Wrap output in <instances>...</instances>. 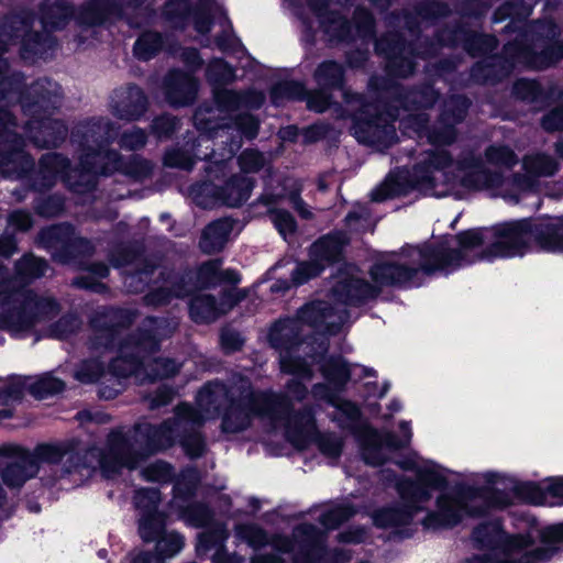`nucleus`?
<instances>
[{
  "mask_svg": "<svg viewBox=\"0 0 563 563\" xmlns=\"http://www.w3.org/2000/svg\"><path fill=\"white\" fill-rule=\"evenodd\" d=\"M376 296V288L361 277L356 266L342 267L332 277L327 301H311L298 311L296 319L279 320L269 330L268 341L279 353L280 369L292 376L285 394L254 391L244 378L230 388L218 382L209 383L197 396V409L184 404L177 407L173 420L159 426L142 422L130 435L122 431L111 432L110 478L123 467L135 468L146 454L167 449L176 440L191 457L201 455L205 443L196 428L214 419L221 409L224 410L223 432H240L250 426L252 417L257 416L267 420L273 429L283 428L285 438L297 449H305L316 441L322 454L339 457L342 441L332 434L318 433L312 410H292V401H302L308 395L306 383L312 377L311 365L327 351L322 339L318 350L302 358L301 355L313 347L312 342L301 340V336L336 334L349 320V306Z\"/></svg>",
  "mask_w": 563,
  "mask_h": 563,
  "instance_id": "f257e3e1",
  "label": "nucleus"
},
{
  "mask_svg": "<svg viewBox=\"0 0 563 563\" xmlns=\"http://www.w3.org/2000/svg\"><path fill=\"white\" fill-rule=\"evenodd\" d=\"M534 246L563 254V217L521 219L474 229L440 242L405 246L380 256L371 268L377 294L383 286L418 287L424 276L449 274L478 260L522 256Z\"/></svg>",
  "mask_w": 563,
  "mask_h": 563,
  "instance_id": "f03ea898",
  "label": "nucleus"
},
{
  "mask_svg": "<svg viewBox=\"0 0 563 563\" xmlns=\"http://www.w3.org/2000/svg\"><path fill=\"white\" fill-rule=\"evenodd\" d=\"M522 168L525 175L514 179L516 192H512L506 187L503 176L488 172L481 159L466 157L455 163L445 150L435 148L426 152L412 172L398 169L390 173L372 191V200L384 201L416 191L438 198L452 195L461 199L468 192L488 191L509 203H518L521 192L534 189L537 179L553 176L559 164L548 154L532 153L522 158Z\"/></svg>",
  "mask_w": 563,
  "mask_h": 563,
  "instance_id": "7ed1b4c3",
  "label": "nucleus"
},
{
  "mask_svg": "<svg viewBox=\"0 0 563 563\" xmlns=\"http://www.w3.org/2000/svg\"><path fill=\"white\" fill-rule=\"evenodd\" d=\"M117 126L108 119H95L82 125L85 141L84 153L80 157V168L68 173V161L55 153L46 154L41 159V174L45 180L44 186L51 187L57 177L74 191L82 194L95 188L97 175H108L121 172L124 175L142 178L150 172L145 161L134 158L123 162L117 152L106 148L110 140L117 135Z\"/></svg>",
  "mask_w": 563,
  "mask_h": 563,
  "instance_id": "20e7f679",
  "label": "nucleus"
},
{
  "mask_svg": "<svg viewBox=\"0 0 563 563\" xmlns=\"http://www.w3.org/2000/svg\"><path fill=\"white\" fill-rule=\"evenodd\" d=\"M172 329L165 321L148 318L145 320L144 329L137 338H132L119 347L120 356L112 361L108 369L99 360L84 361L75 371V378L84 384H91L103 379L113 385L102 387L100 395L103 398H113L121 391V379L134 375L143 383L145 379L154 380L165 378L178 372L179 365L169 358L154 357L153 353L158 344V338L168 336Z\"/></svg>",
  "mask_w": 563,
  "mask_h": 563,
  "instance_id": "39448f33",
  "label": "nucleus"
},
{
  "mask_svg": "<svg viewBox=\"0 0 563 563\" xmlns=\"http://www.w3.org/2000/svg\"><path fill=\"white\" fill-rule=\"evenodd\" d=\"M214 107H200L194 117L195 125L201 135L198 137L197 146L210 147L211 137L231 139L227 153L212 152L203 154V158H209L210 164L207 173L210 178L218 179L225 175L227 158L241 147V139H235V134L243 135L246 139H253L257 134L258 122L255 118L246 113H238L243 109L260 108L264 102V95L258 91H249L244 95L231 90H221L214 88Z\"/></svg>",
  "mask_w": 563,
  "mask_h": 563,
  "instance_id": "423d86ee",
  "label": "nucleus"
},
{
  "mask_svg": "<svg viewBox=\"0 0 563 563\" xmlns=\"http://www.w3.org/2000/svg\"><path fill=\"white\" fill-rule=\"evenodd\" d=\"M321 371L325 383L316 384L312 388V396L317 400H323L333 406L335 408L333 419L340 427L350 429L356 434L365 463L374 466L380 465L390 452L410 443L412 432L409 422H400L401 435L399 438L389 432L379 433L360 420V409L354 404L339 398L338 391L345 386L352 373L351 367L342 357L324 360Z\"/></svg>",
  "mask_w": 563,
  "mask_h": 563,
  "instance_id": "0eeeda50",
  "label": "nucleus"
},
{
  "mask_svg": "<svg viewBox=\"0 0 563 563\" xmlns=\"http://www.w3.org/2000/svg\"><path fill=\"white\" fill-rule=\"evenodd\" d=\"M47 264L33 255H25L16 264V276L0 282V328L16 338H23L43 321L55 317L58 303L48 296H38L24 284L45 274Z\"/></svg>",
  "mask_w": 563,
  "mask_h": 563,
  "instance_id": "6e6552de",
  "label": "nucleus"
},
{
  "mask_svg": "<svg viewBox=\"0 0 563 563\" xmlns=\"http://www.w3.org/2000/svg\"><path fill=\"white\" fill-rule=\"evenodd\" d=\"M470 479L484 483L483 487L455 485L450 490L441 493L435 499V509L422 519L426 529H449L470 518H478L493 509L505 508L510 504V497L496 488L504 477L496 472L473 474Z\"/></svg>",
  "mask_w": 563,
  "mask_h": 563,
  "instance_id": "1a4fd4ad",
  "label": "nucleus"
},
{
  "mask_svg": "<svg viewBox=\"0 0 563 563\" xmlns=\"http://www.w3.org/2000/svg\"><path fill=\"white\" fill-rule=\"evenodd\" d=\"M397 464L404 470L415 471L417 481H397L396 487L404 506L380 509L374 514L373 521L377 527L394 528L404 532L400 528L410 525L415 516L426 508L432 492L445 487L457 473L433 461L408 460Z\"/></svg>",
  "mask_w": 563,
  "mask_h": 563,
  "instance_id": "9d476101",
  "label": "nucleus"
},
{
  "mask_svg": "<svg viewBox=\"0 0 563 563\" xmlns=\"http://www.w3.org/2000/svg\"><path fill=\"white\" fill-rule=\"evenodd\" d=\"M34 19L30 15L14 16L5 25L0 37L8 35L10 41L19 42L21 45V54L23 58H27V53L37 54L41 45V35L32 33ZM3 41L0 40V52L5 48L2 46ZM9 65L5 59L0 58V98L16 100L21 103L25 113H36L37 109H44L48 103L56 106L59 99V87L57 84L47 79L38 80L32 85L30 92L37 96L34 102H29L27 97L22 91L23 77L20 74L8 75Z\"/></svg>",
  "mask_w": 563,
  "mask_h": 563,
  "instance_id": "9b49d317",
  "label": "nucleus"
},
{
  "mask_svg": "<svg viewBox=\"0 0 563 563\" xmlns=\"http://www.w3.org/2000/svg\"><path fill=\"white\" fill-rule=\"evenodd\" d=\"M80 455L69 443L41 444L33 452L14 444L0 446L1 477L9 487H21L34 477L40 463H63L64 473H73L80 467Z\"/></svg>",
  "mask_w": 563,
  "mask_h": 563,
  "instance_id": "f8f14e48",
  "label": "nucleus"
},
{
  "mask_svg": "<svg viewBox=\"0 0 563 563\" xmlns=\"http://www.w3.org/2000/svg\"><path fill=\"white\" fill-rule=\"evenodd\" d=\"M437 98L438 93L431 87L411 91L406 96V102L418 106L415 108L406 107L404 111L409 112L406 115L398 111L397 118L400 120V126L405 130H412L419 137L426 136L431 144H450L455 139L454 124L464 119L468 100L465 97L456 96L445 101L439 126L431 131L427 126L428 117L421 110L432 106Z\"/></svg>",
  "mask_w": 563,
  "mask_h": 563,
  "instance_id": "ddd939ff",
  "label": "nucleus"
},
{
  "mask_svg": "<svg viewBox=\"0 0 563 563\" xmlns=\"http://www.w3.org/2000/svg\"><path fill=\"white\" fill-rule=\"evenodd\" d=\"M533 34L528 31L519 34L514 43H508L504 53L507 66L501 68L500 74L488 71L483 80L500 79L509 74L510 68L516 66L541 69L551 66L563 58V42H549L550 36L555 35V25L551 22L538 23L532 26Z\"/></svg>",
  "mask_w": 563,
  "mask_h": 563,
  "instance_id": "4468645a",
  "label": "nucleus"
},
{
  "mask_svg": "<svg viewBox=\"0 0 563 563\" xmlns=\"http://www.w3.org/2000/svg\"><path fill=\"white\" fill-rule=\"evenodd\" d=\"M488 528L493 539L487 542L503 541V553L510 563H545L563 550V523L514 536H506L499 521H490Z\"/></svg>",
  "mask_w": 563,
  "mask_h": 563,
  "instance_id": "2eb2a0df",
  "label": "nucleus"
},
{
  "mask_svg": "<svg viewBox=\"0 0 563 563\" xmlns=\"http://www.w3.org/2000/svg\"><path fill=\"white\" fill-rule=\"evenodd\" d=\"M159 500V493L155 488L139 489L135 494L134 503L140 512V536L146 542L156 541L158 554L139 553L131 559V563H163L164 558L175 555L184 547L180 534L164 533L165 518L157 510Z\"/></svg>",
  "mask_w": 563,
  "mask_h": 563,
  "instance_id": "dca6fc26",
  "label": "nucleus"
},
{
  "mask_svg": "<svg viewBox=\"0 0 563 563\" xmlns=\"http://www.w3.org/2000/svg\"><path fill=\"white\" fill-rule=\"evenodd\" d=\"M309 8L319 19L324 32L332 38L343 41L353 35V29L358 36L373 34L374 21L372 14L365 9H357L353 24L347 22L335 7H344L351 0H307Z\"/></svg>",
  "mask_w": 563,
  "mask_h": 563,
  "instance_id": "f3484780",
  "label": "nucleus"
},
{
  "mask_svg": "<svg viewBox=\"0 0 563 563\" xmlns=\"http://www.w3.org/2000/svg\"><path fill=\"white\" fill-rule=\"evenodd\" d=\"M253 186L254 181L251 177L234 175L221 187L213 181L196 185L191 188V196L202 208H212L218 203L238 207L250 198Z\"/></svg>",
  "mask_w": 563,
  "mask_h": 563,
  "instance_id": "a211bd4d",
  "label": "nucleus"
},
{
  "mask_svg": "<svg viewBox=\"0 0 563 563\" xmlns=\"http://www.w3.org/2000/svg\"><path fill=\"white\" fill-rule=\"evenodd\" d=\"M347 238L344 233L329 234L318 240L310 249L309 261L299 263L291 274L295 286L318 276L327 265L339 258Z\"/></svg>",
  "mask_w": 563,
  "mask_h": 563,
  "instance_id": "6ab92c4d",
  "label": "nucleus"
},
{
  "mask_svg": "<svg viewBox=\"0 0 563 563\" xmlns=\"http://www.w3.org/2000/svg\"><path fill=\"white\" fill-rule=\"evenodd\" d=\"M272 548L278 554H287L294 563H320L322 536L312 525H300L294 531V540L276 537Z\"/></svg>",
  "mask_w": 563,
  "mask_h": 563,
  "instance_id": "aec40b11",
  "label": "nucleus"
},
{
  "mask_svg": "<svg viewBox=\"0 0 563 563\" xmlns=\"http://www.w3.org/2000/svg\"><path fill=\"white\" fill-rule=\"evenodd\" d=\"M349 104H361V111L354 117L352 126L353 133L358 142L377 147L383 151L389 147L397 139L396 129L386 119L377 117L371 120H363V114L369 113L373 108L369 104H363L361 96L346 98Z\"/></svg>",
  "mask_w": 563,
  "mask_h": 563,
  "instance_id": "412c9836",
  "label": "nucleus"
},
{
  "mask_svg": "<svg viewBox=\"0 0 563 563\" xmlns=\"http://www.w3.org/2000/svg\"><path fill=\"white\" fill-rule=\"evenodd\" d=\"M15 126L12 114L7 110H0V139L3 145L10 143V151L2 157L0 168L8 176L21 177L34 165V161L23 151L24 141L12 132Z\"/></svg>",
  "mask_w": 563,
  "mask_h": 563,
  "instance_id": "4be33fe9",
  "label": "nucleus"
},
{
  "mask_svg": "<svg viewBox=\"0 0 563 563\" xmlns=\"http://www.w3.org/2000/svg\"><path fill=\"white\" fill-rule=\"evenodd\" d=\"M64 387V382L54 377L51 373L36 377L16 376L11 379V384L8 386L5 400H14L15 402L22 398L25 391H29L35 398L43 399L62 391Z\"/></svg>",
  "mask_w": 563,
  "mask_h": 563,
  "instance_id": "5701e85b",
  "label": "nucleus"
},
{
  "mask_svg": "<svg viewBox=\"0 0 563 563\" xmlns=\"http://www.w3.org/2000/svg\"><path fill=\"white\" fill-rule=\"evenodd\" d=\"M244 296V291L236 289L223 294L219 302H216L214 298L211 296H196L189 306L190 316L196 322L214 321L221 314L230 311Z\"/></svg>",
  "mask_w": 563,
  "mask_h": 563,
  "instance_id": "b1692460",
  "label": "nucleus"
},
{
  "mask_svg": "<svg viewBox=\"0 0 563 563\" xmlns=\"http://www.w3.org/2000/svg\"><path fill=\"white\" fill-rule=\"evenodd\" d=\"M438 41L445 45H459L468 52L472 56L484 55L497 46V40L492 35L479 34L464 26L453 31L443 32Z\"/></svg>",
  "mask_w": 563,
  "mask_h": 563,
  "instance_id": "393cba45",
  "label": "nucleus"
},
{
  "mask_svg": "<svg viewBox=\"0 0 563 563\" xmlns=\"http://www.w3.org/2000/svg\"><path fill=\"white\" fill-rule=\"evenodd\" d=\"M146 97L136 86L120 88L114 91L111 109L119 119L132 121L141 118L146 111Z\"/></svg>",
  "mask_w": 563,
  "mask_h": 563,
  "instance_id": "a878e982",
  "label": "nucleus"
},
{
  "mask_svg": "<svg viewBox=\"0 0 563 563\" xmlns=\"http://www.w3.org/2000/svg\"><path fill=\"white\" fill-rule=\"evenodd\" d=\"M25 131L38 147L57 146L67 134L65 124L51 118L33 119L27 122Z\"/></svg>",
  "mask_w": 563,
  "mask_h": 563,
  "instance_id": "bb28decb",
  "label": "nucleus"
},
{
  "mask_svg": "<svg viewBox=\"0 0 563 563\" xmlns=\"http://www.w3.org/2000/svg\"><path fill=\"white\" fill-rule=\"evenodd\" d=\"M271 97L275 104H279V99L282 97H286L288 99L307 98L308 108L316 112H323L330 104L329 97L323 91L307 93L303 85L295 81H287L276 85L272 89Z\"/></svg>",
  "mask_w": 563,
  "mask_h": 563,
  "instance_id": "cd10ccee",
  "label": "nucleus"
},
{
  "mask_svg": "<svg viewBox=\"0 0 563 563\" xmlns=\"http://www.w3.org/2000/svg\"><path fill=\"white\" fill-rule=\"evenodd\" d=\"M165 90L169 103L186 106L195 100L198 82L191 75L174 70L165 80Z\"/></svg>",
  "mask_w": 563,
  "mask_h": 563,
  "instance_id": "c85d7f7f",
  "label": "nucleus"
},
{
  "mask_svg": "<svg viewBox=\"0 0 563 563\" xmlns=\"http://www.w3.org/2000/svg\"><path fill=\"white\" fill-rule=\"evenodd\" d=\"M228 537L229 533L224 526H217L213 529L200 533L197 543L198 554L205 555L213 551V563H232L235 558H225L223 554V544Z\"/></svg>",
  "mask_w": 563,
  "mask_h": 563,
  "instance_id": "c756f323",
  "label": "nucleus"
},
{
  "mask_svg": "<svg viewBox=\"0 0 563 563\" xmlns=\"http://www.w3.org/2000/svg\"><path fill=\"white\" fill-rule=\"evenodd\" d=\"M233 230V221L230 219H219L210 223L203 231L200 247L206 253H214L221 251L229 235Z\"/></svg>",
  "mask_w": 563,
  "mask_h": 563,
  "instance_id": "7c9ffc66",
  "label": "nucleus"
},
{
  "mask_svg": "<svg viewBox=\"0 0 563 563\" xmlns=\"http://www.w3.org/2000/svg\"><path fill=\"white\" fill-rule=\"evenodd\" d=\"M488 526L489 522L477 527L473 532V540L477 545L488 548L490 552L484 556H475L467 563H510L503 553V541H493L492 543L487 542L488 539H493V533Z\"/></svg>",
  "mask_w": 563,
  "mask_h": 563,
  "instance_id": "2f4dec72",
  "label": "nucleus"
},
{
  "mask_svg": "<svg viewBox=\"0 0 563 563\" xmlns=\"http://www.w3.org/2000/svg\"><path fill=\"white\" fill-rule=\"evenodd\" d=\"M375 47H376L377 52L385 54L390 59L389 67L391 68V70L395 74H397L399 76H407L413 71L415 64L411 59L401 58L398 62V57L396 55L397 54L402 55V53H404V48L400 47L399 42L389 44V43H387L386 38H379L378 41H376Z\"/></svg>",
  "mask_w": 563,
  "mask_h": 563,
  "instance_id": "473e14b6",
  "label": "nucleus"
},
{
  "mask_svg": "<svg viewBox=\"0 0 563 563\" xmlns=\"http://www.w3.org/2000/svg\"><path fill=\"white\" fill-rule=\"evenodd\" d=\"M221 263L219 261H210L203 264L198 273L202 287H208L216 282H228L236 284L240 282L238 274L234 271H220Z\"/></svg>",
  "mask_w": 563,
  "mask_h": 563,
  "instance_id": "72a5a7b5",
  "label": "nucleus"
},
{
  "mask_svg": "<svg viewBox=\"0 0 563 563\" xmlns=\"http://www.w3.org/2000/svg\"><path fill=\"white\" fill-rule=\"evenodd\" d=\"M71 14V8L63 3H56L42 10L41 24L47 32L58 30L66 25Z\"/></svg>",
  "mask_w": 563,
  "mask_h": 563,
  "instance_id": "f704fd0d",
  "label": "nucleus"
},
{
  "mask_svg": "<svg viewBox=\"0 0 563 563\" xmlns=\"http://www.w3.org/2000/svg\"><path fill=\"white\" fill-rule=\"evenodd\" d=\"M518 493L522 500L536 506H555L554 499L549 495L548 483L539 485L536 483H525L518 487Z\"/></svg>",
  "mask_w": 563,
  "mask_h": 563,
  "instance_id": "c9c22d12",
  "label": "nucleus"
},
{
  "mask_svg": "<svg viewBox=\"0 0 563 563\" xmlns=\"http://www.w3.org/2000/svg\"><path fill=\"white\" fill-rule=\"evenodd\" d=\"M314 78L321 87H340L343 79V69L334 62H324L317 68Z\"/></svg>",
  "mask_w": 563,
  "mask_h": 563,
  "instance_id": "e433bc0d",
  "label": "nucleus"
},
{
  "mask_svg": "<svg viewBox=\"0 0 563 563\" xmlns=\"http://www.w3.org/2000/svg\"><path fill=\"white\" fill-rule=\"evenodd\" d=\"M163 38L158 33H144L134 45V54L137 58L147 60L162 47Z\"/></svg>",
  "mask_w": 563,
  "mask_h": 563,
  "instance_id": "4c0bfd02",
  "label": "nucleus"
},
{
  "mask_svg": "<svg viewBox=\"0 0 563 563\" xmlns=\"http://www.w3.org/2000/svg\"><path fill=\"white\" fill-rule=\"evenodd\" d=\"M487 163L498 167L511 168L517 162L515 152L505 145H492L485 152Z\"/></svg>",
  "mask_w": 563,
  "mask_h": 563,
  "instance_id": "58836bf2",
  "label": "nucleus"
},
{
  "mask_svg": "<svg viewBox=\"0 0 563 563\" xmlns=\"http://www.w3.org/2000/svg\"><path fill=\"white\" fill-rule=\"evenodd\" d=\"M531 13V8L528 7H517L516 0H510L500 5L494 13L493 22L499 23L503 22L506 18H511V22L507 25V29H510L512 24H515L520 19L529 16Z\"/></svg>",
  "mask_w": 563,
  "mask_h": 563,
  "instance_id": "ea45409f",
  "label": "nucleus"
},
{
  "mask_svg": "<svg viewBox=\"0 0 563 563\" xmlns=\"http://www.w3.org/2000/svg\"><path fill=\"white\" fill-rule=\"evenodd\" d=\"M238 163L244 176L257 173L268 164L266 157L255 150L243 151L238 158Z\"/></svg>",
  "mask_w": 563,
  "mask_h": 563,
  "instance_id": "a19ab883",
  "label": "nucleus"
},
{
  "mask_svg": "<svg viewBox=\"0 0 563 563\" xmlns=\"http://www.w3.org/2000/svg\"><path fill=\"white\" fill-rule=\"evenodd\" d=\"M271 221L274 223L275 228L279 232V234L287 240L288 236H291L296 231V221L294 217L286 210L275 209L269 213Z\"/></svg>",
  "mask_w": 563,
  "mask_h": 563,
  "instance_id": "79ce46f5",
  "label": "nucleus"
},
{
  "mask_svg": "<svg viewBox=\"0 0 563 563\" xmlns=\"http://www.w3.org/2000/svg\"><path fill=\"white\" fill-rule=\"evenodd\" d=\"M239 539L256 549L267 543V536L255 525H240L235 529Z\"/></svg>",
  "mask_w": 563,
  "mask_h": 563,
  "instance_id": "37998d69",
  "label": "nucleus"
},
{
  "mask_svg": "<svg viewBox=\"0 0 563 563\" xmlns=\"http://www.w3.org/2000/svg\"><path fill=\"white\" fill-rule=\"evenodd\" d=\"M207 76L212 85H219L233 80L234 70L222 59H214L208 66Z\"/></svg>",
  "mask_w": 563,
  "mask_h": 563,
  "instance_id": "c03bdc74",
  "label": "nucleus"
},
{
  "mask_svg": "<svg viewBox=\"0 0 563 563\" xmlns=\"http://www.w3.org/2000/svg\"><path fill=\"white\" fill-rule=\"evenodd\" d=\"M354 512L350 505L342 504L324 512L320 518V522L328 529H334L342 521L354 515Z\"/></svg>",
  "mask_w": 563,
  "mask_h": 563,
  "instance_id": "a18cd8bd",
  "label": "nucleus"
},
{
  "mask_svg": "<svg viewBox=\"0 0 563 563\" xmlns=\"http://www.w3.org/2000/svg\"><path fill=\"white\" fill-rule=\"evenodd\" d=\"M173 472L168 463L156 461L142 471V476L148 482L165 483L172 478Z\"/></svg>",
  "mask_w": 563,
  "mask_h": 563,
  "instance_id": "49530a36",
  "label": "nucleus"
},
{
  "mask_svg": "<svg viewBox=\"0 0 563 563\" xmlns=\"http://www.w3.org/2000/svg\"><path fill=\"white\" fill-rule=\"evenodd\" d=\"M164 164L169 167L190 169L195 164V157L188 152L172 150L165 154Z\"/></svg>",
  "mask_w": 563,
  "mask_h": 563,
  "instance_id": "de8ad7c7",
  "label": "nucleus"
},
{
  "mask_svg": "<svg viewBox=\"0 0 563 563\" xmlns=\"http://www.w3.org/2000/svg\"><path fill=\"white\" fill-rule=\"evenodd\" d=\"M181 516L194 526H206L210 520V510L203 505H194L187 507Z\"/></svg>",
  "mask_w": 563,
  "mask_h": 563,
  "instance_id": "09e8293b",
  "label": "nucleus"
},
{
  "mask_svg": "<svg viewBox=\"0 0 563 563\" xmlns=\"http://www.w3.org/2000/svg\"><path fill=\"white\" fill-rule=\"evenodd\" d=\"M145 143L146 134L139 128H133L132 130L124 132L120 140L121 147L131 151L143 147Z\"/></svg>",
  "mask_w": 563,
  "mask_h": 563,
  "instance_id": "8fccbe9b",
  "label": "nucleus"
},
{
  "mask_svg": "<svg viewBox=\"0 0 563 563\" xmlns=\"http://www.w3.org/2000/svg\"><path fill=\"white\" fill-rule=\"evenodd\" d=\"M197 482H198V473H197V471H195V470H186V471H184L181 473L180 477L178 478L176 485H175V493H176V495L174 497L173 503L174 504L178 503V498L184 493V489L187 486V484L189 485L188 488H187V494L190 495L192 493V489H194V487H195Z\"/></svg>",
  "mask_w": 563,
  "mask_h": 563,
  "instance_id": "3c124183",
  "label": "nucleus"
},
{
  "mask_svg": "<svg viewBox=\"0 0 563 563\" xmlns=\"http://www.w3.org/2000/svg\"><path fill=\"white\" fill-rule=\"evenodd\" d=\"M184 283H185V279L183 278L180 280V283H178L176 285V289L174 290L173 295H172V292L169 290L158 289L157 291L152 292L151 295H148L147 299H148V301L151 303L163 305V303L169 302V300H170V298L173 296H175V297H185L186 295H188V292L184 290Z\"/></svg>",
  "mask_w": 563,
  "mask_h": 563,
  "instance_id": "603ef678",
  "label": "nucleus"
},
{
  "mask_svg": "<svg viewBox=\"0 0 563 563\" xmlns=\"http://www.w3.org/2000/svg\"><path fill=\"white\" fill-rule=\"evenodd\" d=\"M70 228L68 225H54L47 228L41 232V241L47 247L54 246L53 240L65 242L66 235H68Z\"/></svg>",
  "mask_w": 563,
  "mask_h": 563,
  "instance_id": "864d4df0",
  "label": "nucleus"
},
{
  "mask_svg": "<svg viewBox=\"0 0 563 563\" xmlns=\"http://www.w3.org/2000/svg\"><path fill=\"white\" fill-rule=\"evenodd\" d=\"M79 327V321L74 316L63 317L52 330L56 338L64 339Z\"/></svg>",
  "mask_w": 563,
  "mask_h": 563,
  "instance_id": "5fc2aeb1",
  "label": "nucleus"
},
{
  "mask_svg": "<svg viewBox=\"0 0 563 563\" xmlns=\"http://www.w3.org/2000/svg\"><path fill=\"white\" fill-rule=\"evenodd\" d=\"M177 120L170 115H162L153 123L154 132L159 136H168L177 129Z\"/></svg>",
  "mask_w": 563,
  "mask_h": 563,
  "instance_id": "6e6d98bb",
  "label": "nucleus"
},
{
  "mask_svg": "<svg viewBox=\"0 0 563 563\" xmlns=\"http://www.w3.org/2000/svg\"><path fill=\"white\" fill-rule=\"evenodd\" d=\"M542 126L547 131H555L563 129V107L551 111L542 121Z\"/></svg>",
  "mask_w": 563,
  "mask_h": 563,
  "instance_id": "4d7b16f0",
  "label": "nucleus"
},
{
  "mask_svg": "<svg viewBox=\"0 0 563 563\" xmlns=\"http://www.w3.org/2000/svg\"><path fill=\"white\" fill-rule=\"evenodd\" d=\"M206 8L208 9V13L201 12V13H198L195 16V29L200 34H206L211 29V21H210L209 11H211L212 8H213L212 0H207L206 1Z\"/></svg>",
  "mask_w": 563,
  "mask_h": 563,
  "instance_id": "13d9d810",
  "label": "nucleus"
},
{
  "mask_svg": "<svg viewBox=\"0 0 563 563\" xmlns=\"http://www.w3.org/2000/svg\"><path fill=\"white\" fill-rule=\"evenodd\" d=\"M515 93L521 99H533L536 97L538 87L534 81L521 79L515 85Z\"/></svg>",
  "mask_w": 563,
  "mask_h": 563,
  "instance_id": "bf43d9fd",
  "label": "nucleus"
},
{
  "mask_svg": "<svg viewBox=\"0 0 563 563\" xmlns=\"http://www.w3.org/2000/svg\"><path fill=\"white\" fill-rule=\"evenodd\" d=\"M10 225L13 228L25 231L31 228L32 219L31 216L25 211H14L9 218Z\"/></svg>",
  "mask_w": 563,
  "mask_h": 563,
  "instance_id": "052dcab7",
  "label": "nucleus"
},
{
  "mask_svg": "<svg viewBox=\"0 0 563 563\" xmlns=\"http://www.w3.org/2000/svg\"><path fill=\"white\" fill-rule=\"evenodd\" d=\"M242 343L241 335L234 331L225 330L221 333V344L228 351L238 350Z\"/></svg>",
  "mask_w": 563,
  "mask_h": 563,
  "instance_id": "680f3d73",
  "label": "nucleus"
},
{
  "mask_svg": "<svg viewBox=\"0 0 563 563\" xmlns=\"http://www.w3.org/2000/svg\"><path fill=\"white\" fill-rule=\"evenodd\" d=\"M549 495L551 499L556 500L555 505L563 504V477L549 479L548 482Z\"/></svg>",
  "mask_w": 563,
  "mask_h": 563,
  "instance_id": "e2e57ef3",
  "label": "nucleus"
},
{
  "mask_svg": "<svg viewBox=\"0 0 563 563\" xmlns=\"http://www.w3.org/2000/svg\"><path fill=\"white\" fill-rule=\"evenodd\" d=\"M339 537L344 543H360L365 540L366 531L363 528H353L340 533Z\"/></svg>",
  "mask_w": 563,
  "mask_h": 563,
  "instance_id": "0e129e2a",
  "label": "nucleus"
},
{
  "mask_svg": "<svg viewBox=\"0 0 563 563\" xmlns=\"http://www.w3.org/2000/svg\"><path fill=\"white\" fill-rule=\"evenodd\" d=\"M448 12V8L444 4L430 2L419 12L420 22L429 20L431 14L444 15Z\"/></svg>",
  "mask_w": 563,
  "mask_h": 563,
  "instance_id": "69168bd1",
  "label": "nucleus"
},
{
  "mask_svg": "<svg viewBox=\"0 0 563 563\" xmlns=\"http://www.w3.org/2000/svg\"><path fill=\"white\" fill-rule=\"evenodd\" d=\"M173 398L172 389L167 387H162L157 390V395L152 398L151 405L152 407H159L166 405Z\"/></svg>",
  "mask_w": 563,
  "mask_h": 563,
  "instance_id": "338daca9",
  "label": "nucleus"
},
{
  "mask_svg": "<svg viewBox=\"0 0 563 563\" xmlns=\"http://www.w3.org/2000/svg\"><path fill=\"white\" fill-rule=\"evenodd\" d=\"M184 62L191 68L198 67L201 64L199 54L196 49H186L183 52Z\"/></svg>",
  "mask_w": 563,
  "mask_h": 563,
  "instance_id": "774afa93",
  "label": "nucleus"
}]
</instances>
